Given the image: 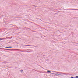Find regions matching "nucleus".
I'll use <instances>...</instances> for the list:
<instances>
[{"instance_id":"nucleus-8","label":"nucleus","mask_w":78,"mask_h":78,"mask_svg":"<svg viewBox=\"0 0 78 78\" xmlns=\"http://www.w3.org/2000/svg\"><path fill=\"white\" fill-rule=\"evenodd\" d=\"M58 75H59V74H58V73H57L55 74V75H57V76Z\"/></svg>"},{"instance_id":"nucleus-1","label":"nucleus","mask_w":78,"mask_h":78,"mask_svg":"<svg viewBox=\"0 0 78 78\" xmlns=\"http://www.w3.org/2000/svg\"><path fill=\"white\" fill-rule=\"evenodd\" d=\"M67 9L72 10H76L78 9Z\"/></svg>"},{"instance_id":"nucleus-12","label":"nucleus","mask_w":78,"mask_h":78,"mask_svg":"<svg viewBox=\"0 0 78 78\" xmlns=\"http://www.w3.org/2000/svg\"><path fill=\"white\" fill-rule=\"evenodd\" d=\"M6 50H9V49H6Z\"/></svg>"},{"instance_id":"nucleus-6","label":"nucleus","mask_w":78,"mask_h":78,"mask_svg":"<svg viewBox=\"0 0 78 78\" xmlns=\"http://www.w3.org/2000/svg\"><path fill=\"white\" fill-rule=\"evenodd\" d=\"M3 39L2 38V39L1 38H0V40L1 41V40H3Z\"/></svg>"},{"instance_id":"nucleus-4","label":"nucleus","mask_w":78,"mask_h":78,"mask_svg":"<svg viewBox=\"0 0 78 78\" xmlns=\"http://www.w3.org/2000/svg\"><path fill=\"white\" fill-rule=\"evenodd\" d=\"M47 72H49V73H50V71H47Z\"/></svg>"},{"instance_id":"nucleus-3","label":"nucleus","mask_w":78,"mask_h":78,"mask_svg":"<svg viewBox=\"0 0 78 78\" xmlns=\"http://www.w3.org/2000/svg\"><path fill=\"white\" fill-rule=\"evenodd\" d=\"M20 72H21L22 73V72H23V70H21Z\"/></svg>"},{"instance_id":"nucleus-5","label":"nucleus","mask_w":78,"mask_h":78,"mask_svg":"<svg viewBox=\"0 0 78 78\" xmlns=\"http://www.w3.org/2000/svg\"><path fill=\"white\" fill-rule=\"evenodd\" d=\"M78 78V76H76V77H74V78Z\"/></svg>"},{"instance_id":"nucleus-7","label":"nucleus","mask_w":78,"mask_h":78,"mask_svg":"<svg viewBox=\"0 0 78 78\" xmlns=\"http://www.w3.org/2000/svg\"><path fill=\"white\" fill-rule=\"evenodd\" d=\"M51 73V74H52L53 75H54V74H54V73Z\"/></svg>"},{"instance_id":"nucleus-10","label":"nucleus","mask_w":78,"mask_h":78,"mask_svg":"<svg viewBox=\"0 0 78 78\" xmlns=\"http://www.w3.org/2000/svg\"><path fill=\"white\" fill-rule=\"evenodd\" d=\"M27 46H31L30 45H27Z\"/></svg>"},{"instance_id":"nucleus-11","label":"nucleus","mask_w":78,"mask_h":78,"mask_svg":"<svg viewBox=\"0 0 78 78\" xmlns=\"http://www.w3.org/2000/svg\"><path fill=\"white\" fill-rule=\"evenodd\" d=\"M24 46H27V45H24Z\"/></svg>"},{"instance_id":"nucleus-2","label":"nucleus","mask_w":78,"mask_h":78,"mask_svg":"<svg viewBox=\"0 0 78 78\" xmlns=\"http://www.w3.org/2000/svg\"><path fill=\"white\" fill-rule=\"evenodd\" d=\"M12 48V47H5L6 48Z\"/></svg>"},{"instance_id":"nucleus-9","label":"nucleus","mask_w":78,"mask_h":78,"mask_svg":"<svg viewBox=\"0 0 78 78\" xmlns=\"http://www.w3.org/2000/svg\"><path fill=\"white\" fill-rule=\"evenodd\" d=\"M71 78H75V77H71Z\"/></svg>"},{"instance_id":"nucleus-13","label":"nucleus","mask_w":78,"mask_h":78,"mask_svg":"<svg viewBox=\"0 0 78 78\" xmlns=\"http://www.w3.org/2000/svg\"><path fill=\"white\" fill-rule=\"evenodd\" d=\"M56 72L57 73H58V72Z\"/></svg>"}]
</instances>
